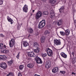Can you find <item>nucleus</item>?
Instances as JSON below:
<instances>
[{
	"mask_svg": "<svg viewBox=\"0 0 76 76\" xmlns=\"http://www.w3.org/2000/svg\"><path fill=\"white\" fill-rule=\"evenodd\" d=\"M45 25V20H42L40 21L38 25V28L39 29L43 28Z\"/></svg>",
	"mask_w": 76,
	"mask_h": 76,
	"instance_id": "1",
	"label": "nucleus"
},
{
	"mask_svg": "<svg viewBox=\"0 0 76 76\" xmlns=\"http://www.w3.org/2000/svg\"><path fill=\"white\" fill-rule=\"evenodd\" d=\"M46 51L48 56L49 57H52V56L53 55V50L50 49V48H48L46 49Z\"/></svg>",
	"mask_w": 76,
	"mask_h": 76,
	"instance_id": "2",
	"label": "nucleus"
},
{
	"mask_svg": "<svg viewBox=\"0 0 76 76\" xmlns=\"http://www.w3.org/2000/svg\"><path fill=\"white\" fill-rule=\"evenodd\" d=\"M8 48L7 46H6V45L4 46L3 49L1 50V53H8L9 51Z\"/></svg>",
	"mask_w": 76,
	"mask_h": 76,
	"instance_id": "3",
	"label": "nucleus"
},
{
	"mask_svg": "<svg viewBox=\"0 0 76 76\" xmlns=\"http://www.w3.org/2000/svg\"><path fill=\"white\" fill-rule=\"evenodd\" d=\"M51 61L48 60L46 61V64L45 67L46 69H48L51 67Z\"/></svg>",
	"mask_w": 76,
	"mask_h": 76,
	"instance_id": "4",
	"label": "nucleus"
},
{
	"mask_svg": "<svg viewBox=\"0 0 76 76\" xmlns=\"http://www.w3.org/2000/svg\"><path fill=\"white\" fill-rule=\"evenodd\" d=\"M9 45L11 48L13 47V46L15 45V39H12L10 41Z\"/></svg>",
	"mask_w": 76,
	"mask_h": 76,
	"instance_id": "5",
	"label": "nucleus"
},
{
	"mask_svg": "<svg viewBox=\"0 0 76 76\" xmlns=\"http://www.w3.org/2000/svg\"><path fill=\"white\" fill-rule=\"evenodd\" d=\"M35 60L37 63L38 64H42V61L41 60V59L38 57H36L35 58Z\"/></svg>",
	"mask_w": 76,
	"mask_h": 76,
	"instance_id": "6",
	"label": "nucleus"
},
{
	"mask_svg": "<svg viewBox=\"0 0 76 76\" xmlns=\"http://www.w3.org/2000/svg\"><path fill=\"white\" fill-rule=\"evenodd\" d=\"M0 67L3 69H6L7 68V65L4 62H3L0 64Z\"/></svg>",
	"mask_w": 76,
	"mask_h": 76,
	"instance_id": "7",
	"label": "nucleus"
},
{
	"mask_svg": "<svg viewBox=\"0 0 76 76\" xmlns=\"http://www.w3.org/2000/svg\"><path fill=\"white\" fill-rule=\"evenodd\" d=\"M42 16V12L41 11H39L38 12L36 15V19H39V18H40V17H41Z\"/></svg>",
	"mask_w": 76,
	"mask_h": 76,
	"instance_id": "8",
	"label": "nucleus"
},
{
	"mask_svg": "<svg viewBox=\"0 0 76 76\" xmlns=\"http://www.w3.org/2000/svg\"><path fill=\"white\" fill-rule=\"evenodd\" d=\"M54 43L56 45H60L61 44L60 40L55 39L54 40Z\"/></svg>",
	"mask_w": 76,
	"mask_h": 76,
	"instance_id": "9",
	"label": "nucleus"
},
{
	"mask_svg": "<svg viewBox=\"0 0 76 76\" xmlns=\"http://www.w3.org/2000/svg\"><path fill=\"white\" fill-rule=\"evenodd\" d=\"M23 10L24 12H25V13H27L28 10V6H27L26 4H25L24 6V7L23 8Z\"/></svg>",
	"mask_w": 76,
	"mask_h": 76,
	"instance_id": "10",
	"label": "nucleus"
},
{
	"mask_svg": "<svg viewBox=\"0 0 76 76\" xmlns=\"http://www.w3.org/2000/svg\"><path fill=\"white\" fill-rule=\"evenodd\" d=\"M27 53L28 54V56L30 57H34L35 56V55L34 54V53L33 52H27Z\"/></svg>",
	"mask_w": 76,
	"mask_h": 76,
	"instance_id": "11",
	"label": "nucleus"
},
{
	"mask_svg": "<svg viewBox=\"0 0 76 76\" xmlns=\"http://www.w3.org/2000/svg\"><path fill=\"white\" fill-rule=\"evenodd\" d=\"M63 24V21L60 20H58L57 21V25L58 26H60Z\"/></svg>",
	"mask_w": 76,
	"mask_h": 76,
	"instance_id": "12",
	"label": "nucleus"
},
{
	"mask_svg": "<svg viewBox=\"0 0 76 76\" xmlns=\"http://www.w3.org/2000/svg\"><path fill=\"white\" fill-rule=\"evenodd\" d=\"M58 68L57 67H55L52 69V72L53 73H56L58 71Z\"/></svg>",
	"mask_w": 76,
	"mask_h": 76,
	"instance_id": "13",
	"label": "nucleus"
},
{
	"mask_svg": "<svg viewBox=\"0 0 76 76\" xmlns=\"http://www.w3.org/2000/svg\"><path fill=\"white\" fill-rule=\"evenodd\" d=\"M7 20H8V22H11V24H13V20L9 16H7Z\"/></svg>",
	"mask_w": 76,
	"mask_h": 76,
	"instance_id": "14",
	"label": "nucleus"
},
{
	"mask_svg": "<svg viewBox=\"0 0 76 76\" xmlns=\"http://www.w3.org/2000/svg\"><path fill=\"white\" fill-rule=\"evenodd\" d=\"M61 55L63 58H67V55L64 53V52H62L61 53Z\"/></svg>",
	"mask_w": 76,
	"mask_h": 76,
	"instance_id": "15",
	"label": "nucleus"
},
{
	"mask_svg": "<svg viewBox=\"0 0 76 76\" xmlns=\"http://www.w3.org/2000/svg\"><path fill=\"white\" fill-rule=\"evenodd\" d=\"M23 45L24 47H27V46H28V45H29V44L28 42H27L26 41H23Z\"/></svg>",
	"mask_w": 76,
	"mask_h": 76,
	"instance_id": "16",
	"label": "nucleus"
},
{
	"mask_svg": "<svg viewBox=\"0 0 76 76\" xmlns=\"http://www.w3.org/2000/svg\"><path fill=\"white\" fill-rule=\"evenodd\" d=\"M45 37L42 36L41 39V42H42V43H43V42H45Z\"/></svg>",
	"mask_w": 76,
	"mask_h": 76,
	"instance_id": "17",
	"label": "nucleus"
},
{
	"mask_svg": "<svg viewBox=\"0 0 76 76\" xmlns=\"http://www.w3.org/2000/svg\"><path fill=\"white\" fill-rule=\"evenodd\" d=\"M65 34L66 35H69L70 34V31L68 29L65 30Z\"/></svg>",
	"mask_w": 76,
	"mask_h": 76,
	"instance_id": "18",
	"label": "nucleus"
},
{
	"mask_svg": "<svg viewBox=\"0 0 76 76\" xmlns=\"http://www.w3.org/2000/svg\"><path fill=\"white\" fill-rule=\"evenodd\" d=\"M50 16L51 18H54L55 17V14L54 12H50Z\"/></svg>",
	"mask_w": 76,
	"mask_h": 76,
	"instance_id": "19",
	"label": "nucleus"
},
{
	"mask_svg": "<svg viewBox=\"0 0 76 76\" xmlns=\"http://www.w3.org/2000/svg\"><path fill=\"white\" fill-rule=\"evenodd\" d=\"M64 10V6H63L59 9V12L60 13H61V12H63Z\"/></svg>",
	"mask_w": 76,
	"mask_h": 76,
	"instance_id": "20",
	"label": "nucleus"
},
{
	"mask_svg": "<svg viewBox=\"0 0 76 76\" xmlns=\"http://www.w3.org/2000/svg\"><path fill=\"white\" fill-rule=\"evenodd\" d=\"M5 46H6V45H4L3 43H0V49H1V50L3 49Z\"/></svg>",
	"mask_w": 76,
	"mask_h": 76,
	"instance_id": "21",
	"label": "nucleus"
},
{
	"mask_svg": "<svg viewBox=\"0 0 76 76\" xmlns=\"http://www.w3.org/2000/svg\"><path fill=\"white\" fill-rule=\"evenodd\" d=\"M56 0H49V2L52 4H54V3H56Z\"/></svg>",
	"mask_w": 76,
	"mask_h": 76,
	"instance_id": "22",
	"label": "nucleus"
},
{
	"mask_svg": "<svg viewBox=\"0 0 76 76\" xmlns=\"http://www.w3.org/2000/svg\"><path fill=\"white\" fill-rule=\"evenodd\" d=\"M34 66V65L32 64H27V67L29 68H32Z\"/></svg>",
	"mask_w": 76,
	"mask_h": 76,
	"instance_id": "23",
	"label": "nucleus"
},
{
	"mask_svg": "<svg viewBox=\"0 0 76 76\" xmlns=\"http://www.w3.org/2000/svg\"><path fill=\"white\" fill-rule=\"evenodd\" d=\"M13 60H11L10 61H8L7 63L8 64H9V65L10 66H11V65H12V64L13 63Z\"/></svg>",
	"mask_w": 76,
	"mask_h": 76,
	"instance_id": "24",
	"label": "nucleus"
},
{
	"mask_svg": "<svg viewBox=\"0 0 76 76\" xmlns=\"http://www.w3.org/2000/svg\"><path fill=\"white\" fill-rule=\"evenodd\" d=\"M34 51L35 53H39V51H40V49L39 48H37L36 49H34Z\"/></svg>",
	"mask_w": 76,
	"mask_h": 76,
	"instance_id": "25",
	"label": "nucleus"
},
{
	"mask_svg": "<svg viewBox=\"0 0 76 76\" xmlns=\"http://www.w3.org/2000/svg\"><path fill=\"white\" fill-rule=\"evenodd\" d=\"M34 47H36L37 48H38V46H39V45H38V43L37 42H35L34 43Z\"/></svg>",
	"mask_w": 76,
	"mask_h": 76,
	"instance_id": "26",
	"label": "nucleus"
},
{
	"mask_svg": "<svg viewBox=\"0 0 76 76\" xmlns=\"http://www.w3.org/2000/svg\"><path fill=\"white\" fill-rule=\"evenodd\" d=\"M48 12L47 11H44L43 12V16H46V15H48Z\"/></svg>",
	"mask_w": 76,
	"mask_h": 76,
	"instance_id": "27",
	"label": "nucleus"
},
{
	"mask_svg": "<svg viewBox=\"0 0 76 76\" xmlns=\"http://www.w3.org/2000/svg\"><path fill=\"white\" fill-rule=\"evenodd\" d=\"M23 65H21L19 66V69L20 70H22L23 69Z\"/></svg>",
	"mask_w": 76,
	"mask_h": 76,
	"instance_id": "28",
	"label": "nucleus"
},
{
	"mask_svg": "<svg viewBox=\"0 0 76 76\" xmlns=\"http://www.w3.org/2000/svg\"><path fill=\"white\" fill-rule=\"evenodd\" d=\"M28 32H30L31 34H32L34 32V30L32 29V28H30L28 30Z\"/></svg>",
	"mask_w": 76,
	"mask_h": 76,
	"instance_id": "29",
	"label": "nucleus"
},
{
	"mask_svg": "<svg viewBox=\"0 0 76 76\" xmlns=\"http://www.w3.org/2000/svg\"><path fill=\"white\" fill-rule=\"evenodd\" d=\"M60 33L62 36H64L66 35V33L65 32L63 31H60Z\"/></svg>",
	"mask_w": 76,
	"mask_h": 76,
	"instance_id": "30",
	"label": "nucleus"
},
{
	"mask_svg": "<svg viewBox=\"0 0 76 76\" xmlns=\"http://www.w3.org/2000/svg\"><path fill=\"white\" fill-rule=\"evenodd\" d=\"M6 76H13V74L12 72H10L7 74Z\"/></svg>",
	"mask_w": 76,
	"mask_h": 76,
	"instance_id": "31",
	"label": "nucleus"
},
{
	"mask_svg": "<svg viewBox=\"0 0 76 76\" xmlns=\"http://www.w3.org/2000/svg\"><path fill=\"white\" fill-rule=\"evenodd\" d=\"M7 59V57L6 56L4 55L2 56V60H6Z\"/></svg>",
	"mask_w": 76,
	"mask_h": 76,
	"instance_id": "32",
	"label": "nucleus"
},
{
	"mask_svg": "<svg viewBox=\"0 0 76 76\" xmlns=\"http://www.w3.org/2000/svg\"><path fill=\"white\" fill-rule=\"evenodd\" d=\"M76 62V59L75 58H73L72 60V64H75Z\"/></svg>",
	"mask_w": 76,
	"mask_h": 76,
	"instance_id": "33",
	"label": "nucleus"
},
{
	"mask_svg": "<svg viewBox=\"0 0 76 76\" xmlns=\"http://www.w3.org/2000/svg\"><path fill=\"white\" fill-rule=\"evenodd\" d=\"M60 73H61V74H62L63 75H64L66 73V71H60Z\"/></svg>",
	"mask_w": 76,
	"mask_h": 76,
	"instance_id": "34",
	"label": "nucleus"
},
{
	"mask_svg": "<svg viewBox=\"0 0 76 76\" xmlns=\"http://www.w3.org/2000/svg\"><path fill=\"white\" fill-rule=\"evenodd\" d=\"M47 56V53H45L42 55V57H45Z\"/></svg>",
	"mask_w": 76,
	"mask_h": 76,
	"instance_id": "35",
	"label": "nucleus"
},
{
	"mask_svg": "<svg viewBox=\"0 0 76 76\" xmlns=\"http://www.w3.org/2000/svg\"><path fill=\"white\" fill-rule=\"evenodd\" d=\"M45 34L46 35L47 34H50V32H48V31L46 30L45 31Z\"/></svg>",
	"mask_w": 76,
	"mask_h": 76,
	"instance_id": "36",
	"label": "nucleus"
},
{
	"mask_svg": "<svg viewBox=\"0 0 76 76\" xmlns=\"http://www.w3.org/2000/svg\"><path fill=\"white\" fill-rule=\"evenodd\" d=\"M21 26H20V25L19 24H18V30L20 29V27Z\"/></svg>",
	"mask_w": 76,
	"mask_h": 76,
	"instance_id": "37",
	"label": "nucleus"
},
{
	"mask_svg": "<svg viewBox=\"0 0 76 76\" xmlns=\"http://www.w3.org/2000/svg\"><path fill=\"white\" fill-rule=\"evenodd\" d=\"M20 54V52H19L18 53L17 56H16V57L17 58V59H19V57Z\"/></svg>",
	"mask_w": 76,
	"mask_h": 76,
	"instance_id": "38",
	"label": "nucleus"
},
{
	"mask_svg": "<svg viewBox=\"0 0 76 76\" xmlns=\"http://www.w3.org/2000/svg\"><path fill=\"white\" fill-rule=\"evenodd\" d=\"M3 3V0H0V5H2Z\"/></svg>",
	"mask_w": 76,
	"mask_h": 76,
	"instance_id": "39",
	"label": "nucleus"
},
{
	"mask_svg": "<svg viewBox=\"0 0 76 76\" xmlns=\"http://www.w3.org/2000/svg\"><path fill=\"white\" fill-rule=\"evenodd\" d=\"M0 37H2V38H3L4 37V35H3L2 34H0Z\"/></svg>",
	"mask_w": 76,
	"mask_h": 76,
	"instance_id": "40",
	"label": "nucleus"
},
{
	"mask_svg": "<svg viewBox=\"0 0 76 76\" xmlns=\"http://www.w3.org/2000/svg\"><path fill=\"white\" fill-rule=\"evenodd\" d=\"M0 60H3V56H0Z\"/></svg>",
	"mask_w": 76,
	"mask_h": 76,
	"instance_id": "41",
	"label": "nucleus"
},
{
	"mask_svg": "<svg viewBox=\"0 0 76 76\" xmlns=\"http://www.w3.org/2000/svg\"><path fill=\"white\" fill-rule=\"evenodd\" d=\"M72 55L73 56V57H75V53L74 52L72 53Z\"/></svg>",
	"mask_w": 76,
	"mask_h": 76,
	"instance_id": "42",
	"label": "nucleus"
},
{
	"mask_svg": "<svg viewBox=\"0 0 76 76\" xmlns=\"http://www.w3.org/2000/svg\"><path fill=\"white\" fill-rule=\"evenodd\" d=\"M18 76H22V74H21V73L20 72L18 73Z\"/></svg>",
	"mask_w": 76,
	"mask_h": 76,
	"instance_id": "43",
	"label": "nucleus"
},
{
	"mask_svg": "<svg viewBox=\"0 0 76 76\" xmlns=\"http://www.w3.org/2000/svg\"><path fill=\"white\" fill-rule=\"evenodd\" d=\"M34 76H40L39 75H38L36 74H35L34 75Z\"/></svg>",
	"mask_w": 76,
	"mask_h": 76,
	"instance_id": "44",
	"label": "nucleus"
},
{
	"mask_svg": "<svg viewBox=\"0 0 76 76\" xmlns=\"http://www.w3.org/2000/svg\"><path fill=\"white\" fill-rule=\"evenodd\" d=\"M72 75H76V73H74L73 72L72 73Z\"/></svg>",
	"mask_w": 76,
	"mask_h": 76,
	"instance_id": "45",
	"label": "nucleus"
},
{
	"mask_svg": "<svg viewBox=\"0 0 76 76\" xmlns=\"http://www.w3.org/2000/svg\"><path fill=\"white\" fill-rule=\"evenodd\" d=\"M33 12H35V10H33L32 11Z\"/></svg>",
	"mask_w": 76,
	"mask_h": 76,
	"instance_id": "46",
	"label": "nucleus"
},
{
	"mask_svg": "<svg viewBox=\"0 0 76 76\" xmlns=\"http://www.w3.org/2000/svg\"><path fill=\"white\" fill-rule=\"evenodd\" d=\"M42 1H44V0H41Z\"/></svg>",
	"mask_w": 76,
	"mask_h": 76,
	"instance_id": "47",
	"label": "nucleus"
},
{
	"mask_svg": "<svg viewBox=\"0 0 76 76\" xmlns=\"http://www.w3.org/2000/svg\"><path fill=\"white\" fill-rule=\"evenodd\" d=\"M64 47L63 46V48Z\"/></svg>",
	"mask_w": 76,
	"mask_h": 76,
	"instance_id": "48",
	"label": "nucleus"
},
{
	"mask_svg": "<svg viewBox=\"0 0 76 76\" xmlns=\"http://www.w3.org/2000/svg\"><path fill=\"white\" fill-rule=\"evenodd\" d=\"M0 20H1V19H0Z\"/></svg>",
	"mask_w": 76,
	"mask_h": 76,
	"instance_id": "49",
	"label": "nucleus"
},
{
	"mask_svg": "<svg viewBox=\"0 0 76 76\" xmlns=\"http://www.w3.org/2000/svg\"><path fill=\"white\" fill-rule=\"evenodd\" d=\"M29 37V36H28V37Z\"/></svg>",
	"mask_w": 76,
	"mask_h": 76,
	"instance_id": "50",
	"label": "nucleus"
}]
</instances>
